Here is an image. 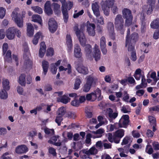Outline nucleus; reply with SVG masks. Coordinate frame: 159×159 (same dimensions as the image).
Instances as JSON below:
<instances>
[{
    "instance_id": "obj_1",
    "label": "nucleus",
    "mask_w": 159,
    "mask_h": 159,
    "mask_svg": "<svg viewBox=\"0 0 159 159\" xmlns=\"http://www.w3.org/2000/svg\"><path fill=\"white\" fill-rule=\"evenodd\" d=\"M74 31L77 37L80 44L83 46H85V50L86 56L89 58L91 57L92 47L89 44H85L86 40L83 31L85 29L84 25H82L80 30L78 28V25H75L73 28Z\"/></svg>"
},
{
    "instance_id": "obj_58",
    "label": "nucleus",
    "mask_w": 159,
    "mask_h": 159,
    "mask_svg": "<svg viewBox=\"0 0 159 159\" xmlns=\"http://www.w3.org/2000/svg\"><path fill=\"white\" fill-rule=\"evenodd\" d=\"M53 54L54 50L53 48H50L47 49L46 52L47 56H52Z\"/></svg>"
},
{
    "instance_id": "obj_54",
    "label": "nucleus",
    "mask_w": 159,
    "mask_h": 159,
    "mask_svg": "<svg viewBox=\"0 0 159 159\" xmlns=\"http://www.w3.org/2000/svg\"><path fill=\"white\" fill-rule=\"evenodd\" d=\"M103 146L105 149L111 148V144L108 143L107 140H103Z\"/></svg>"
},
{
    "instance_id": "obj_60",
    "label": "nucleus",
    "mask_w": 159,
    "mask_h": 159,
    "mask_svg": "<svg viewBox=\"0 0 159 159\" xmlns=\"http://www.w3.org/2000/svg\"><path fill=\"white\" fill-rule=\"evenodd\" d=\"M84 13V10L82 9L79 12L75 13L73 15V17L75 18H77L80 16L82 15Z\"/></svg>"
},
{
    "instance_id": "obj_14",
    "label": "nucleus",
    "mask_w": 159,
    "mask_h": 159,
    "mask_svg": "<svg viewBox=\"0 0 159 159\" xmlns=\"http://www.w3.org/2000/svg\"><path fill=\"white\" fill-rule=\"evenodd\" d=\"M93 56L96 61L99 60L101 58V52L98 46L95 44L94 49Z\"/></svg>"
},
{
    "instance_id": "obj_46",
    "label": "nucleus",
    "mask_w": 159,
    "mask_h": 159,
    "mask_svg": "<svg viewBox=\"0 0 159 159\" xmlns=\"http://www.w3.org/2000/svg\"><path fill=\"white\" fill-rule=\"evenodd\" d=\"M151 78L153 80L154 82L152 84V85H155L159 79L156 78V74L155 72H152L150 75Z\"/></svg>"
},
{
    "instance_id": "obj_45",
    "label": "nucleus",
    "mask_w": 159,
    "mask_h": 159,
    "mask_svg": "<svg viewBox=\"0 0 159 159\" xmlns=\"http://www.w3.org/2000/svg\"><path fill=\"white\" fill-rule=\"evenodd\" d=\"M133 43H130V41H129L128 44H126V42L125 46L127 48L128 50V51L132 52L134 51H135L134 50V48L132 44Z\"/></svg>"
},
{
    "instance_id": "obj_12",
    "label": "nucleus",
    "mask_w": 159,
    "mask_h": 159,
    "mask_svg": "<svg viewBox=\"0 0 159 159\" xmlns=\"http://www.w3.org/2000/svg\"><path fill=\"white\" fill-rule=\"evenodd\" d=\"M106 136L108 141L111 143L114 142L116 143H118L120 142V139L116 137L115 132L113 134L111 133H108L106 134Z\"/></svg>"
},
{
    "instance_id": "obj_20",
    "label": "nucleus",
    "mask_w": 159,
    "mask_h": 159,
    "mask_svg": "<svg viewBox=\"0 0 159 159\" xmlns=\"http://www.w3.org/2000/svg\"><path fill=\"white\" fill-rule=\"evenodd\" d=\"M43 36L42 33L40 32H38L34 35V37L33 40V43L34 45H36L39 39L41 38L43 39Z\"/></svg>"
},
{
    "instance_id": "obj_28",
    "label": "nucleus",
    "mask_w": 159,
    "mask_h": 159,
    "mask_svg": "<svg viewBox=\"0 0 159 159\" xmlns=\"http://www.w3.org/2000/svg\"><path fill=\"white\" fill-rule=\"evenodd\" d=\"M18 9H15L12 12L11 14L12 19L14 21L20 18V15L18 13Z\"/></svg>"
},
{
    "instance_id": "obj_52",
    "label": "nucleus",
    "mask_w": 159,
    "mask_h": 159,
    "mask_svg": "<svg viewBox=\"0 0 159 159\" xmlns=\"http://www.w3.org/2000/svg\"><path fill=\"white\" fill-rule=\"evenodd\" d=\"M62 136L64 138L67 136L68 139L70 140H71L73 137L72 133L70 132H64L62 134Z\"/></svg>"
},
{
    "instance_id": "obj_13",
    "label": "nucleus",
    "mask_w": 159,
    "mask_h": 159,
    "mask_svg": "<svg viewBox=\"0 0 159 159\" xmlns=\"http://www.w3.org/2000/svg\"><path fill=\"white\" fill-rule=\"evenodd\" d=\"M92 9L94 15L98 17L100 16V12L98 3L95 2L92 4Z\"/></svg>"
},
{
    "instance_id": "obj_48",
    "label": "nucleus",
    "mask_w": 159,
    "mask_h": 159,
    "mask_svg": "<svg viewBox=\"0 0 159 159\" xmlns=\"http://www.w3.org/2000/svg\"><path fill=\"white\" fill-rule=\"evenodd\" d=\"M92 87V86L85 82L83 87V91L85 92H88L90 90Z\"/></svg>"
},
{
    "instance_id": "obj_62",
    "label": "nucleus",
    "mask_w": 159,
    "mask_h": 159,
    "mask_svg": "<svg viewBox=\"0 0 159 159\" xmlns=\"http://www.w3.org/2000/svg\"><path fill=\"white\" fill-rule=\"evenodd\" d=\"M51 71L53 74H56L57 70V67L55 66L54 64L53 63L51 65Z\"/></svg>"
},
{
    "instance_id": "obj_41",
    "label": "nucleus",
    "mask_w": 159,
    "mask_h": 159,
    "mask_svg": "<svg viewBox=\"0 0 159 159\" xmlns=\"http://www.w3.org/2000/svg\"><path fill=\"white\" fill-rule=\"evenodd\" d=\"M98 120L99 122L102 125H106L108 122V121L106 119L105 117L102 116H98Z\"/></svg>"
},
{
    "instance_id": "obj_59",
    "label": "nucleus",
    "mask_w": 159,
    "mask_h": 159,
    "mask_svg": "<svg viewBox=\"0 0 159 159\" xmlns=\"http://www.w3.org/2000/svg\"><path fill=\"white\" fill-rule=\"evenodd\" d=\"M6 9L2 7H0V18H3L5 16Z\"/></svg>"
},
{
    "instance_id": "obj_51",
    "label": "nucleus",
    "mask_w": 159,
    "mask_h": 159,
    "mask_svg": "<svg viewBox=\"0 0 159 159\" xmlns=\"http://www.w3.org/2000/svg\"><path fill=\"white\" fill-rule=\"evenodd\" d=\"M32 8L35 12L38 13L39 14H42L43 13L42 9L39 6L33 7H32Z\"/></svg>"
},
{
    "instance_id": "obj_34",
    "label": "nucleus",
    "mask_w": 159,
    "mask_h": 159,
    "mask_svg": "<svg viewBox=\"0 0 159 159\" xmlns=\"http://www.w3.org/2000/svg\"><path fill=\"white\" fill-rule=\"evenodd\" d=\"M6 90L2 89L0 91V98L2 99H6L8 98V93Z\"/></svg>"
},
{
    "instance_id": "obj_56",
    "label": "nucleus",
    "mask_w": 159,
    "mask_h": 159,
    "mask_svg": "<svg viewBox=\"0 0 159 159\" xmlns=\"http://www.w3.org/2000/svg\"><path fill=\"white\" fill-rule=\"evenodd\" d=\"M44 131L45 134L49 135L50 136L54 134V131L53 129H49L46 128L44 129Z\"/></svg>"
},
{
    "instance_id": "obj_32",
    "label": "nucleus",
    "mask_w": 159,
    "mask_h": 159,
    "mask_svg": "<svg viewBox=\"0 0 159 159\" xmlns=\"http://www.w3.org/2000/svg\"><path fill=\"white\" fill-rule=\"evenodd\" d=\"M2 84L3 89L7 90H8L9 89L10 87L9 82L8 80L6 79H3Z\"/></svg>"
},
{
    "instance_id": "obj_24",
    "label": "nucleus",
    "mask_w": 159,
    "mask_h": 159,
    "mask_svg": "<svg viewBox=\"0 0 159 159\" xmlns=\"http://www.w3.org/2000/svg\"><path fill=\"white\" fill-rule=\"evenodd\" d=\"M70 100V98H69L67 95H64L61 97H58L57 98V101L58 102H61L63 103L66 104Z\"/></svg>"
},
{
    "instance_id": "obj_10",
    "label": "nucleus",
    "mask_w": 159,
    "mask_h": 159,
    "mask_svg": "<svg viewBox=\"0 0 159 159\" xmlns=\"http://www.w3.org/2000/svg\"><path fill=\"white\" fill-rule=\"evenodd\" d=\"M48 25L50 31L52 33L54 32L57 28V24L55 20L53 18L50 19L48 22Z\"/></svg>"
},
{
    "instance_id": "obj_35",
    "label": "nucleus",
    "mask_w": 159,
    "mask_h": 159,
    "mask_svg": "<svg viewBox=\"0 0 159 159\" xmlns=\"http://www.w3.org/2000/svg\"><path fill=\"white\" fill-rule=\"evenodd\" d=\"M53 10L56 14L58 15L61 13L60 5L59 4L54 3H53Z\"/></svg>"
},
{
    "instance_id": "obj_6",
    "label": "nucleus",
    "mask_w": 159,
    "mask_h": 159,
    "mask_svg": "<svg viewBox=\"0 0 159 159\" xmlns=\"http://www.w3.org/2000/svg\"><path fill=\"white\" fill-rule=\"evenodd\" d=\"M23 59L24 60L25 64L26 66H30L32 63V61L30 58V54L28 48L27 44L24 46Z\"/></svg>"
},
{
    "instance_id": "obj_22",
    "label": "nucleus",
    "mask_w": 159,
    "mask_h": 159,
    "mask_svg": "<svg viewBox=\"0 0 159 159\" xmlns=\"http://www.w3.org/2000/svg\"><path fill=\"white\" fill-rule=\"evenodd\" d=\"M108 115L109 117L112 119H115L118 116V112L116 111L113 112L112 110L109 108L108 109Z\"/></svg>"
},
{
    "instance_id": "obj_30",
    "label": "nucleus",
    "mask_w": 159,
    "mask_h": 159,
    "mask_svg": "<svg viewBox=\"0 0 159 159\" xmlns=\"http://www.w3.org/2000/svg\"><path fill=\"white\" fill-rule=\"evenodd\" d=\"M42 66L43 70V73L44 75H45L48 69V62L46 61H43L42 62Z\"/></svg>"
},
{
    "instance_id": "obj_39",
    "label": "nucleus",
    "mask_w": 159,
    "mask_h": 159,
    "mask_svg": "<svg viewBox=\"0 0 159 159\" xmlns=\"http://www.w3.org/2000/svg\"><path fill=\"white\" fill-rule=\"evenodd\" d=\"M116 137L120 139H120L124 135V130L122 129H119L115 132Z\"/></svg>"
},
{
    "instance_id": "obj_5",
    "label": "nucleus",
    "mask_w": 159,
    "mask_h": 159,
    "mask_svg": "<svg viewBox=\"0 0 159 159\" xmlns=\"http://www.w3.org/2000/svg\"><path fill=\"white\" fill-rule=\"evenodd\" d=\"M15 34L19 38L21 35V32L19 30L14 27L10 28L7 31L6 36L9 39H14Z\"/></svg>"
},
{
    "instance_id": "obj_36",
    "label": "nucleus",
    "mask_w": 159,
    "mask_h": 159,
    "mask_svg": "<svg viewBox=\"0 0 159 159\" xmlns=\"http://www.w3.org/2000/svg\"><path fill=\"white\" fill-rule=\"evenodd\" d=\"M18 82L20 84L23 86H25V75L24 74H22L19 77Z\"/></svg>"
},
{
    "instance_id": "obj_43",
    "label": "nucleus",
    "mask_w": 159,
    "mask_h": 159,
    "mask_svg": "<svg viewBox=\"0 0 159 159\" xmlns=\"http://www.w3.org/2000/svg\"><path fill=\"white\" fill-rule=\"evenodd\" d=\"M82 81L81 79L79 78H76L74 84V89L76 90L80 88V85Z\"/></svg>"
},
{
    "instance_id": "obj_42",
    "label": "nucleus",
    "mask_w": 159,
    "mask_h": 159,
    "mask_svg": "<svg viewBox=\"0 0 159 159\" xmlns=\"http://www.w3.org/2000/svg\"><path fill=\"white\" fill-rule=\"evenodd\" d=\"M3 55L5 61H10L11 60V52L10 50H8L6 52L5 54Z\"/></svg>"
},
{
    "instance_id": "obj_4",
    "label": "nucleus",
    "mask_w": 159,
    "mask_h": 159,
    "mask_svg": "<svg viewBox=\"0 0 159 159\" xmlns=\"http://www.w3.org/2000/svg\"><path fill=\"white\" fill-rule=\"evenodd\" d=\"M101 95V91L98 88L93 92L87 94L86 96V99L88 101L93 102L98 98V100L100 101L102 98V97Z\"/></svg>"
},
{
    "instance_id": "obj_21",
    "label": "nucleus",
    "mask_w": 159,
    "mask_h": 159,
    "mask_svg": "<svg viewBox=\"0 0 159 159\" xmlns=\"http://www.w3.org/2000/svg\"><path fill=\"white\" fill-rule=\"evenodd\" d=\"M66 43L69 50L70 51L72 47V40L70 35L67 34L66 38Z\"/></svg>"
},
{
    "instance_id": "obj_2",
    "label": "nucleus",
    "mask_w": 159,
    "mask_h": 159,
    "mask_svg": "<svg viewBox=\"0 0 159 159\" xmlns=\"http://www.w3.org/2000/svg\"><path fill=\"white\" fill-rule=\"evenodd\" d=\"M115 0H102L101 2L102 9L104 14L106 16L109 15L110 9L114 14H116L118 11L117 6L115 5Z\"/></svg>"
},
{
    "instance_id": "obj_29",
    "label": "nucleus",
    "mask_w": 159,
    "mask_h": 159,
    "mask_svg": "<svg viewBox=\"0 0 159 159\" xmlns=\"http://www.w3.org/2000/svg\"><path fill=\"white\" fill-rule=\"evenodd\" d=\"M132 141V139L130 137L126 136L123 139L122 142L121 143V144L122 145H124L128 144V145L127 146V148H129Z\"/></svg>"
},
{
    "instance_id": "obj_44",
    "label": "nucleus",
    "mask_w": 159,
    "mask_h": 159,
    "mask_svg": "<svg viewBox=\"0 0 159 159\" xmlns=\"http://www.w3.org/2000/svg\"><path fill=\"white\" fill-rule=\"evenodd\" d=\"M159 112V106H156L150 107L149 108V112L151 114L154 112Z\"/></svg>"
},
{
    "instance_id": "obj_9",
    "label": "nucleus",
    "mask_w": 159,
    "mask_h": 159,
    "mask_svg": "<svg viewBox=\"0 0 159 159\" xmlns=\"http://www.w3.org/2000/svg\"><path fill=\"white\" fill-rule=\"evenodd\" d=\"M129 116L127 115H123L119 122L120 127H125L129 122Z\"/></svg>"
},
{
    "instance_id": "obj_47",
    "label": "nucleus",
    "mask_w": 159,
    "mask_h": 159,
    "mask_svg": "<svg viewBox=\"0 0 159 159\" xmlns=\"http://www.w3.org/2000/svg\"><path fill=\"white\" fill-rule=\"evenodd\" d=\"M17 26L20 28H22L23 25V21L22 18H19L14 21Z\"/></svg>"
},
{
    "instance_id": "obj_26",
    "label": "nucleus",
    "mask_w": 159,
    "mask_h": 159,
    "mask_svg": "<svg viewBox=\"0 0 159 159\" xmlns=\"http://www.w3.org/2000/svg\"><path fill=\"white\" fill-rule=\"evenodd\" d=\"M105 132L104 129L103 128H100L98 129L96 131H93L92 132L94 134H98L95 137H93L94 138H101L102 136V134Z\"/></svg>"
},
{
    "instance_id": "obj_11",
    "label": "nucleus",
    "mask_w": 159,
    "mask_h": 159,
    "mask_svg": "<svg viewBox=\"0 0 159 159\" xmlns=\"http://www.w3.org/2000/svg\"><path fill=\"white\" fill-rule=\"evenodd\" d=\"M87 30L89 34L91 36H94L95 34V25L94 24L90 23L89 21L87 23Z\"/></svg>"
},
{
    "instance_id": "obj_7",
    "label": "nucleus",
    "mask_w": 159,
    "mask_h": 159,
    "mask_svg": "<svg viewBox=\"0 0 159 159\" xmlns=\"http://www.w3.org/2000/svg\"><path fill=\"white\" fill-rule=\"evenodd\" d=\"M85 82L91 85L95 86L98 82L97 78L92 75L87 76L86 78Z\"/></svg>"
},
{
    "instance_id": "obj_31",
    "label": "nucleus",
    "mask_w": 159,
    "mask_h": 159,
    "mask_svg": "<svg viewBox=\"0 0 159 159\" xmlns=\"http://www.w3.org/2000/svg\"><path fill=\"white\" fill-rule=\"evenodd\" d=\"M61 11L63 15L64 21L66 23L68 18V14L66 7L62 8Z\"/></svg>"
},
{
    "instance_id": "obj_19",
    "label": "nucleus",
    "mask_w": 159,
    "mask_h": 159,
    "mask_svg": "<svg viewBox=\"0 0 159 159\" xmlns=\"http://www.w3.org/2000/svg\"><path fill=\"white\" fill-rule=\"evenodd\" d=\"M27 35L29 36H31L33 35L34 33V29L32 25L30 23L27 24Z\"/></svg>"
},
{
    "instance_id": "obj_53",
    "label": "nucleus",
    "mask_w": 159,
    "mask_h": 159,
    "mask_svg": "<svg viewBox=\"0 0 159 159\" xmlns=\"http://www.w3.org/2000/svg\"><path fill=\"white\" fill-rule=\"evenodd\" d=\"M121 111L124 113H128L130 112V109L129 106H123L121 107Z\"/></svg>"
},
{
    "instance_id": "obj_61",
    "label": "nucleus",
    "mask_w": 159,
    "mask_h": 159,
    "mask_svg": "<svg viewBox=\"0 0 159 159\" xmlns=\"http://www.w3.org/2000/svg\"><path fill=\"white\" fill-rule=\"evenodd\" d=\"M103 143L101 141H99L96 142L95 146L98 149H101L102 148Z\"/></svg>"
},
{
    "instance_id": "obj_25",
    "label": "nucleus",
    "mask_w": 159,
    "mask_h": 159,
    "mask_svg": "<svg viewBox=\"0 0 159 159\" xmlns=\"http://www.w3.org/2000/svg\"><path fill=\"white\" fill-rule=\"evenodd\" d=\"M32 21L39 23L41 25H42V20L41 17L38 15H34L32 16Z\"/></svg>"
},
{
    "instance_id": "obj_15",
    "label": "nucleus",
    "mask_w": 159,
    "mask_h": 159,
    "mask_svg": "<svg viewBox=\"0 0 159 159\" xmlns=\"http://www.w3.org/2000/svg\"><path fill=\"white\" fill-rule=\"evenodd\" d=\"M28 151L27 147L24 145L17 147L16 148V152L18 154H21L26 152Z\"/></svg>"
},
{
    "instance_id": "obj_49",
    "label": "nucleus",
    "mask_w": 159,
    "mask_h": 159,
    "mask_svg": "<svg viewBox=\"0 0 159 159\" xmlns=\"http://www.w3.org/2000/svg\"><path fill=\"white\" fill-rule=\"evenodd\" d=\"M65 109L63 107H61L59 109L57 114L58 116H62L65 114Z\"/></svg>"
},
{
    "instance_id": "obj_16",
    "label": "nucleus",
    "mask_w": 159,
    "mask_h": 159,
    "mask_svg": "<svg viewBox=\"0 0 159 159\" xmlns=\"http://www.w3.org/2000/svg\"><path fill=\"white\" fill-rule=\"evenodd\" d=\"M44 11L48 15H51L53 13V11L51 7V3L50 1L46 2L44 5Z\"/></svg>"
},
{
    "instance_id": "obj_3",
    "label": "nucleus",
    "mask_w": 159,
    "mask_h": 159,
    "mask_svg": "<svg viewBox=\"0 0 159 159\" xmlns=\"http://www.w3.org/2000/svg\"><path fill=\"white\" fill-rule=\"evenodd\" d=\"M116 29L120 33L123 34L125 30L124 20L121 15H117L115 19L114 22Z\"/></svg>"
},
{
    "instance_id": "obj_37",
    "label": "nucleus",
    "mask_w": 159,
    "mask_h": 159,
    "mask_svg": "<svg viewBox=\"0 0 159 159\" xmlns=\"http://www.w3.org/2000/svg\"><path fill=\"white\" fill-rule=\"evenodd\" d=\"M138 39V35L137 33H134L130 36V43H134L137 41Z\"/></svg>"
},
{
    "instance_id": "obj_57",
    "label": "nucleus",
    "mask_w": 159,
    "mask_h": 159,
    "mask_svg": "<svg viewBox=\"0 0 159 159\" xmlns=\"http://www.w3.org/2000/svg\"><path fill=\"white\" fill-rule=\"evenodd\" d=\"M148 120L151 125H156V119L155 117L152 116H149Z\"/></svg>"
},
{
    "instance_id": "obj_18",
    "label": "nucleus",
    "mask_w": 159,
    "mask_h": 159,
    "mask_svg": "<svg viewBox=\"0 0 159 159\" xmlns=\"http://www.w3.org/2000/svg\"><path fill=\"white\" fill-rule=\"evenodd\" d=\"M81 51L80 46L78 44H75V46L74 51V55L75 57L80 58L81 57L82 53Z\"/></svg>"
},
{
    "instance_id": "obj_40",
    "label": "nucleus",
    "mask_w": 159,
    "mask_h": 159,
    "mask_svg": "<svg viewBox=\"0 0 159 159\" xmlns=\"http://www.w3.org/2000/svg\"><path fill=\"white\" fill-rule=\"evenodd\" d=\"M150 26L152 28L156 29L159 27V18L154 20L151 24Z\"/></svg>"
},
{
    "instance_id": "obj_64",
    "label": "nucleus",
    "mask_w": 159,
    "mask_h": 159,
    "mask_svg": "<svg viewBox=\"0 0 159 159\" xmlns=\"http://www.w3.org/2000/svg\"><path fill=\"white\" fill-rule=\"evenodd\" d=\"M146 152L149 154H151L153 152V150L152 147L149 145H147L146 148Z\"/></svg>"
},
{
    "instance_id": "obj_23",
    "label": "nucleus",
    "mask_w": 159,
    "mask_h": 159,
    "mask_svg": "<svg viewBox=\"0 0 159 159\" xmlns=\"http://www.w3.org/2000/svg\"><path fill=\"white\" fill-rule=\"evenodd\" d=\"M148 3L149 4V7L147 11L148 14H151L152 11V7L155 3V0H148Z\"/></svg>"
},
{
    "instance_id": "obj_38",
    "label": "nucleus",
    "mask_w": 159,
    "mask_h": 159,
    "mask_svg": "<svg viewBox=\"0 0 159 159\" xmlns=\"http://www.w3.org/2000/svg\"><path fill=\"white\" fill-rule=\"evenodd\" d=\"M149 45V44L148 43H146L145 42L143 43L141 45V50L142 51L145 53H148V48Z\"/></svg>"
},
{
    "instance_id": "obj_50",
    "label": "nucleus",
    "mask_w": 159,
    "mask_h": 159,
    "mask_svg": "<svg viewBox=\"0 0 159 159\" xmlns=\"http://www.w3.org/2000/svg\"><path fill=\"white\" fill-rule=\"evenodd\" d=\"M125 25L127 26H129L132 25L133 21V16L126 18Z\"/></svg>"
},
{
    "instance_id": "obj_55",
    "label": "nucleus",
    "mask_w": 159,
    "mask_h": 159,
    "mask_svg": "<svg viewBox=\"0 0 159 159\" xmlns=\"http://www.w3.org/2000/svg\"><path fill=\"white\" fill-rule=\"evenodd\" d=\"M100 47H106V39L104 37H102L100 39Z\"/></svg>"
},
{
    "instance_id": "obj_17",
    "label": "nucleus",
    "mask_w": 159,
    "mask_h": 159,
    "mask_svg": "<svg viewBox=\"0 0 159 159\" xmlns=\"http://www.w3.org/2000/svg\"><path fill=\"white\" fill-rule=\"evenodd\" d=\"M46 46L45 43L42 42L40 44V48L39 50V55L41 57H42L44 56L46 52Z\"/></svg>"
},
{
    "instance_id": "obj_27",
    "label": "nucleus",
    "mask_w": 159,
    "mask_h": 159,
    "mask_svg": "<svg viewBox=\"0 0 159 159\" xmlns=\"http://www.w3.org/2000/svg\"><path fill=\"white\" fill-rule=\"evenodd\" d=\"M122 14L123 17L125 18L133 16L131 11L127 8H125L123 10Z\"/></svg>"
},
{
    "instance_id": "obj_33",
    "label": "nucleus",
    "mask_w": 159,
    "mask_h": 159,
    "mask_svg": "<svg viewBox=\"0 0 159 159\" xmlns=\"http://www.w3.org/2000/svg\"><path fill=\"white\" fill-rule=\"evenodd\" d=\"M84 152L86 154L94 155L97 153L98 150L95 147H93L91 148L89 150L84 151Z\"/></svg>"
},
{
    "instance_id": "obj_8",
    "label": "nucleus",
    "mask_w": 159,
    "mask_h": 159,
    "mask_svg": "<svg viewBox=\"0 0 159 159\" xmlns=\"http://www.w3.org/2000/svg\"><path fill=\"white\" fill-rule=\"evenodd\" d=\"M75 68L79 73L84 75H86L88 73V70L87 68L84 66L81 63H76Z\"/></svg>"
},
{
    "instance_id": "obj_63",
    "label": "nucleus",
    "mask_w": 159,
    "mask_h": 159,
    "mask_svg": "<svg viewBox=\"0 0 159 159\" xmlns=\"http://www.w3.org/2000/svg\"><path fill=\"white\" fill-rule=\"evenodd\" d=\"M130 59L133 61H135L137 58L136 53L135 51L131 52Z\"/></svg>"
}]
</instances>
